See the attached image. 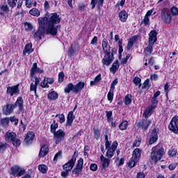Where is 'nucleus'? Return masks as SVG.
Returning a JSON list of instances; mask_svg holds the SVG:
<instances>
[{"mask_svg":"<svg viewBox=\"0 0 178 178\" xmlns=\"http://www.w3.org/2000/svg\"><path fill=\"white\" fill-rule=\"evenodd\" d=\"M156 35H158V32H156L155 30L152 31L149 33V37H154V38H156Z\"/></svg>","mask_w":178,"mask_h":178,"instance_id":"obj_57","label":"nucleus"},{"mask_svg":"<svg viewBox=\"0 0 178 178\" xmlns=\"http://www.w3.org/2000/svg\"><path fill=\"white\" fill-rule=\"evenodd\" d=\"M78 155L79 154L76 153V152H74L72 158L67 163L63 165L64 170L72 172V170L73 168H74V164L76 163V159H77Z\"/></svg>","mask_w":178,"mask_h":178,"instance_id":"obj_5","label":"nucleus"},{"mask_svg":"<svg viewBox=\"0 0 178 178\" xmlns=\"http://www.w3.org/2000/svg\"><path fill=\"white\" fill-rule=\"evenodd\" d=\"M155 109V106H149L146 111L143 113V116H145V119L149 116L152 113V111Z\"/></svg>","mask_w":178,"mask_h":178,"instance_id":"obj_29","label":"nucleus"},{"mask_svg":"<svg viewBox=\"0 0 178 178\" xmlns=\"http://www.w3.org/2000/svg\"><path fill=\"white\" fill-rule=\"evenodd\" d=\"M30 15H32V16H36V17H38L40 15H41V13L40 12V10L33 8L29 11Z\"/></svg>","mask_w":178,"mask_h":178,"instance_id":"obj_33","label":"nucleus"},{"mask_svg":"<svg viewBox=\"0 0 178 178\" xmlns=\"http://www.w3.org/2000/svg\"><path fill=\"white\" fill-rule=\"evenodd\" d=\"M101 134H99V129H95L94 130V137L96 140H99Z\"/></svg>","mask_w":178,"mask_h":178,"instance_id":"obj_50","label":"nucleus"},{"mask_svg":"<svg viewBox=\"0 0 178 178\" xmlns=\"http://www.w3.org/2000/svg\"><path fill=\"white\" fill-rule=\"evenodd\" d=\"M141 157V149L139 148H136L132 154V158L134 159L135 161H140V158Z\"/></svg>","mask_w":178,"mask_h":178,"instance_id":"obj_20","label":"nucleus"},{"mask_svg":"<svg viewBox=\"0 0 178 178\" xmlns=\"http://www.w3.org/2000/svg\"><path fill=\"white\" fill-rule=\"evenodd\" d=\"M59 122L60 123H65V115L61 114L59 115Z\"/></svg>","mask_w":178,"mask_h":178,"instance_id":"obj_64","label":"nucleus"},{"mask_svg":"<svg viewBox=\"0 0 178 178\" xmlns=\"http://www.w3.org/2000/svg\"><path fill=\"white\" fill-rule=\"evenodd\" d=\"M33 51H34L33 49V44H31V43L26 44L23 51V54L24 55H26V54H30Z\"/></svg>","mask_w":178,"mask_h":178,"instance_id":"obj_28","label":"nucleus"},{"mask_svg":"<svg viewBox=\"0 0 178 178\" xmlns=\"http://www.w3.org/2000/svg\"><path fill=\"white\" fill-rule=\"evenodd\" d=\"M144 88H149V79H146L143 83Z\"/></svg>","mask_w":178,"mask_h":178,"instance_id":"obj_56","label":"nucleus"},{"mask_svg":"<svg viewBox=\"0 0 178 178\" xmlns=\"http://www.w3.org/2000/svg\"><path fill=\"white\" fill-rule=\"evenodd\" d=\"M39 28L33 35L34 38H40L41 40L42 37H44L45 35V33H47V29L45 26V24H48L47 22V17L46 15L44 17H39L38 19Z\"/></svg>","mask_w":178,"mask_h":178,"instance_id":"obj_3","label":"nucleus"},{"mask_svg":"<svg viewBox=\"0 0 178 178\" xmlns=\"http://www.w3.org/2000/svg\"><path fill=\"white\" fill-rule=\"evenodd\" d=\"M9 120H10V122H14L15 126H17V124H18V123H19V119H17V118H15V116L10 117V119H9Z\"/></svg>","mask_w":178,"mask_h":178,"instance_id":"obj_53","label":"nucleus"},{"mask_svg":"<svg viewBox=\"0 0 178 178\" xmlns=\"http://www.w3.org/2000/svg\"><path fill=\"white\" fill-rule=\"evenodd\" d=\"M157 140H158V134L156 133V129H153L152 131V134L150 136L149 144L152 145V144L156 143Z\"/></svg>","mask_w":178,"mask_h":178,"instance_id":"obj_18","label":"nucleus"},{"mask_svg":"<svg viewBox=\"0 0 178 178\" xmlns=\"http://www.w3.org/2000/svg\"><path fill=\"white\" fill-rule=\"evenodd\" d=\"M69 172L70 171H67V170L63 171L61 172L62 177L63 178L67 177V176H69Z\"/></svg>","mask_w":178,"mask_h":178,"instance_id":"obj_61","label":"nucleus"},{"mask_svg":"<svg viewBox=\"0 0 178 178\" xmlns=\"http://www.w3.org/2000/svg\"><path fill=\"white\" fill-rule=\"evenodd\" d=\"M34 137H35V134H34V132H28L25 138V143H26V144H31V143H33V140H34Z\"/></svg>","mask_w":178,"mask_h":178,"instance_id":"obj_19","label":"nucleus"},{"mask_svg":"<svg viewBox=\"0 0 178 178\" xmlns=\"http://www.w3.org/2000/svg\"><path fill=\"white\" fill-rule=\"evenodd\" d=\"M66 134L63 130L59 129L54 133V140L56 141V144H58L60 141H62L65 138Z\"/></svg>","mask_w":178,"mask_h":178,"instance_id":"obj_11","label":"nucleus"},{"mask_svg":"<svg viewBox=\"0 0 178 178\" xmlns=\"http://www.w3.org/2000/svg\"><path fill=\"white\" fill-rule=\"evenodd\" d=\"M161 19L164 23H166V24H169L172 22V15H170V11L168 10V8H163L161 10Z\"/></svg>","mask_w":178,"mask_h":178,"instance_id":"obj_7","label":"nucleus"},{"mask_svg":"<svg viewBox=\"0 0 178 178\" xmlns=\"http://www.w3.org/2000/svg\"><path fill=\"white\" fill-rule=\"evenodd\" d=\"M23 98H22V97H19L15 102V104H14L15 108L16 106H19V110L20 111V112H22V111H23Z\"/></svg>","mask_w":178,"mask_h":178,"instance_id":"obj_26","label":"nucleus"},{"mask_svg":"<svg viewBox=\"0 0 178 178\" xmlns=\"http://www.w3.org/2000/svg\"><path fill=\"white\" fill-rule=\"evenodd\" d=\"M149 124H151V120L146 118L145 120H142L140 121V122L138 124V127L144 129V130H147Z\"/></svg>","mask_w":178,"mask_h":178,"instance_id":"obj_15","label":"nucleus"},{"mask_svg":"<svg viewBox=\"0 0 178 178\" xmlns=\"http://www.w3.org/2000/svg\"><path fill=\"white\" fill-rule=\"evenodd\" d=\"M49 8H51L49 6V2H48V1H45L44 3V8L45 10H48V9H49Z\"/></svg>","mask_w":178,"mask_h":178,"instance_id":"obj_62","label":"nucleus"},{"mask_svg":"<svg viewBox=\"0 0 178 178\" xmlns=\"http://www.w3.org/2000/svg\"><path fill=\"white\" fill-rule=\"evenodd\" d=\"M1 124L3 127H6L9 124V118H5L1 120Z\"/></svg>","mask_w":178,"mask_h":178,"instance_id":"obj_37","label":"nucleus"},{"mask_svg":"<svg viewBox=\"0 0 178 178\" xmlns=\"http://www.w3.org/2000/svg\"><path fill=\"white\" fill-rule=\"evenodd\" d=\"M171 13L172 16H177L178 15V8L177 7H172L171 8Z\"/></svg>","mask_w":178,"mask_h":178,"instance_id":"obj_51","label":"nucleus"},{"mask_svg":"<svg viewBox=\"0 0 178 178\" xmlns=\"http://www.w3.org/2000/svg\"><path fill=\"white\" fill-rule=\"evenodd\" d=\"M134 83L135 86H138L139 88L141 87V79L138 77H135L134 79Z\"/></svg>","mask_w":178,"mask_h":178,"instance_id":"obj_42","label":"nucleus"},{"mask_svg":"<svg viewBox=\"0 0 178 178\" xmlns=\"http://www.w3.org/2000/svg\"><path fill=\"white\" fill-rule=\"evenodd\" d=\"M90 170H92V172H95V170L98 169V165H97L95 163H92L90 166Z\"/></svg>","mask_w":178,"mask_h":178,"instance_id":"obj_55","label":"nucleus"},{"mask_svg":"<svg viewBox=\"0 0 178 178\" xmlns=\"http://www.w3.org/2000/svg\"><path fill=\"white\" fill-rule=\"evenodd\" d=\"M6 92L10 97L19 94V85L8 86Z\"/></svg>","mask_w":178,"mask_h":178,"instance_id":"obj_13","label":"nucleus"},{"mask_svg":"<svg viewBox=\"0 0 178 178\" xmlns=\"http://www.w3.org/2000/svg\"><path fill=\"white\" fill-rule=\"evenodd\" d=\"M3 149H6V143L0 142V151H3Z\"/></svg>","mask_w":178,"mask_h":178,"instance_id":"obj_60","label":"nucleus"},{"mask_svg":"<svg viewBox=\"0 0 178 178\" xmlns=\"http://www.w3.org/2000/svg\"><path fill=\"white\" fill-rule=\"evenodd\" d=\"M30 91H34L35 95H37V85L31 83Z\"/></svg>","mask_w":178,"mask_h":178,"instance_id":"obj_47","label":"nucleus"},{"mask_svg":"<svg viewBox=\"0 0 178 178\" xmlns=\"http://www.w3.org/2000/svg\"><path fill=\"white\" fill-rule=\"evenodd\" d=\"M138 161H136L134 159H131V160L129 161L128 163V166L129 168H134V166H136V163H137Z\"/></svg>","mask_w":178,"mask_h":178,"instance_id":"obj_44","label":"nucleus"},{"mask_svg":"<svg viewBox=\"0 0 178 178\" xmlns=\"http://www.w3.org/2000/svg\"><path fill=\"white\" fill-rule=\"evenodd\" d=\"M47 23V29L46 34H51V35L55 36L58 34V27H60V25L55 26V24H59L60 23V17L58 13H51L48 15V13L46 14Z\"/></svg>","mask_w":178,"mask_h":178,"instance_id":"obj_1","label":"nucleus"},{"mask_svg":"<svg viewBox=\"0 0 178 178\" xmlns=\"http://www.w3.org/2000/svg\"><path fill=\"white\" fill-rule=\"evenodd\" d=\"M138 38V37L137 35H134L131 38H130L127 47V51H130V49H131V47H133V45H134V42L137 41Z\"/></svg>","mask_w":178,"mask_h":178,"instance_id":"obj_21","label":"nucleus"},{"mask_svg":"<svg viewBox=\"0 0 178 178\" xmlns=\"http://www.w3.org/2000/svg\"><path fill=\"white\" fill-rule=\"evenodd\" d=\"M168 155L170 156H176L177 155V150L176 149H171L168 151Z\"/></svg>","mask_w":178,"mask_h":178,"instance_id":"obj_45","label":"nucleus"},{"mask_svg":"<svg viewBox=\"0 0 178 178\" xmlns=\"http://www.w3.org/2000/svg\"><path fill=\"white\" fill-rule=\"evenodd\" d=\"M15 109V104H6V106H3V112L4 115H10L12 112H13V110Z\"/></svg>","mask_w":178,"mask_h":178,"instance_id":"obj_14","label":"nucleus"},{"mask_svg":"<svg viewBox=\"0 0 178 178\" xmlns=\"http://www.w3.org/2000/svg\"><path fill=\"white\" fill-rule=\"evenodd\" d=\"M136 178H145V174L143 172H138Z\"/></svg>","mask_w":178,"mask_h":178,"instance_id":"obj_59","label":"nucleus"},{"mask_svg":"<svg viewBox=\"0 0 178 178\" xmlns=\"http://www.w3.org/2000/svg\"><path fill=\"white\" fill-rule=\"evenodd\" d=\"M128 16L129 15H127V13H126V11H121L119 13L120 20H121L123 23H124L126 20H127Z\"/></svg>","mask_w":178,"mask_h":178,"instance_id":"obj_31","label":"nucleus"},{"mask_svg":"<svg viewBox=\"0 0 178 178\" xmlns=\"http://www.w3.org/2000/svg\"><path fill=\"white\" fill-rule=\"evenodd\" d=\"M24 26H25V30L26 31H31V30H33V24H31V23L26 22L24 24Z\"/></svg>","mask_w":178,"mask_h":178,"instance_id":"obj_41","label":"nucleus"},{"mask_svg":"<svg viewBox=\"0 0 178 178\" xmlns=\"http://www.w3.org/2000/svg\"><path fill=\"white\" fill-rule=\"evenodd\" d=\"M108 100L110 101V102H112L113 101V92H108Z\"/></svg>","mask_w":178,"mask_h":178,"instance_id":"obj_54","label":"nucleus"},{"mask_svg":"<svg viewBox=\"0 0 178 178\" xmlns=\"http://www.w3.org/2000/svg\"><path fill=\"white\" fill-rule=\"evenodd\" d=\"M11 143L14 147H19V145L21 144L19 139L16 137L13 140Z\"/></svg>","mask_w":178,"mask_h":178,"instance_id":"obj_38","label":"nucleus"},{"mask_svg":"<svg viewBox=\"0 0 178 178\" xmlns=\"http://www.w3.org/2000/svg\"><path fill=\"white\" fill-rule=\"evenodd\" d=\"M41 70L40 68H38L37 67V63H34L33 65L32 68L31 69V76L33 77L35 73H41Z\"/></svg>","mask_w":178,"mask_h":178,"instance_id":"obj_27","label":"nucleus"},{"mask_svg":"<svg viewBox=\"0 0 178 178\" xmlns=\"http://www.w3.org/2000/svg\"><path fill=\"white\" fill-rule=\"evenodd\" d=\"M83 165H84V160L83 158H80L77 161L76 167L72 170L73 175L79 176L83 170Z\"/></svg>","mask_w":178,"mask_h":178,"instance_id":"obj_9","label":"nucleus"},{"mask_svg":"<svg viewBox=\"0 0 178 178\" xmlns=\"http://www.w3.org/2000/svg\"><path fill=\"white\" fill-rule=\"evenodd\" d=\"M0 10H1V12H0V16H3L4 13H8V12H9V7H8V5L1 6H0Z\"/></svg>","mask_w":178,"mask_h":178,"instance_id":"obj_35","label":"nucleus"},{"mask_svg":"<svg viewBox=\"0 0 178 178\" xmlns=\"http://www.w3.org/2000/svg\"><path fill=\"white\" fill-rule=\"evenodd\" d=\"M165 149L162 147L161 144L153 147L152 149V152L150 155V162L152 164H155L158 161H161L162 159V156H163Z\"/></svg>","mask_w":178,"mask_h":178,"instance_id":"obj_2","label":"nucleus"},{"mask_svg":"<svg viewBox=\"0 0 178 178\" xmlns=\"http://www.w3.org/2000/svg\"><path fill=\"white\" fill-rule=\"evenodd\" d=\"M125 105H130L131 104V95H127L124 99Z\"/></svg>","mask_w":178,"mask_h":178,"instance_id":"obj_39","label":"nucleus"},{"mask_svg":"<svg viewBox=\"0 0 178 178\" xmlns=\"http://www.w3.org/2000/svg\"><path fill=\"white\" fill-rule=\"evenodd\" d=\"M57 128H58V123H55V121H54V123L51 124V131L53 134L56 133Z\"/></svg>","mask_w":178,"mask_h":178,"instance_id":"obj_40","label":"nucleus"},{"mask_svg":"<svg viewBox=\"0 0 178 178\" xmlns=\"http://www.w3.org/2000/svg\"><path fill=\"white\" fill-rule=\"evenodd\" d=\"M85 83L84 82L80 81L76 85H73V83H68L67 86L65 88V92L69 94L70 91L74 92L75 94H78L80 92L83 88H84Z\"/></svg>","mask_w":178,"mask_h":178,"instance_id":"obj_4","label":"nucleus"},{"mask_svg":"<svg viewBox=\"0 0 178 178\" xmlns=\"http://www.w3.org/2000/svg\"><path fill=\"white\" fill-rule=\"evenodd\" d=\"M116 148H118V142L114 141L111 147L108 149L106 156H107V158H112V156L115 155V151H116Z\"/></svg>","mask_w":178,"mask_h":178,"instance_id":"obj_12","label":"nucleus"},{"mask_svg":"<svg viewBox=\"0 0 178 178\" xmlns=\"http://www.w3.org/2000/svg\"><path fill=\"white\" fill-rule=\"evenodd\" d=\"M63 80H65V73L60 72L58 74V81H59V83H63Z\"/></svg>","mask_w":178,"mask_h":178,"instance_id":"obj_49","label":"nucleus"},{"mask_svg":"<svg viewBox=\"0 0 178 178\" xmlns=\"http://www.w3.org/2000/svg\"><path fill=\"white\" fill-rule=\"evenodd\" d=\"M38 170L40 172H41V173L45 175V173H47L48 171V167L46 165L40 164L38 165Z\"/></svg>","mask_w":178,"mask_h":178,"instance_id":"obj_34","label":"nucleus"},{"mask_svg":"<svg viewBox=\"0 0 178 178\" xmlns=\"http://www.w3.org/2000/svg\"><path fill=\"white\" fill-rule=\"evenodd\" d=\"M119 60H115L113 63L111 67H110V72H112V73L115 74L116 73V71L119 70Z\"/></svg>","mask_w":178,"mask_h":178,"instance_id":"obj_30","label":"nucleus"},{"mask_svg":"<svg viewBox=\"0 0 178 178\" xmlns=\"http://www.w3.org/2000/svg\"><path fill=\"white\" fill-rule=\"evenodd\" d=\"M100 159L102 162V168H104V169L109 166V164L111 163V160L109 159H106L104 156V155H102L100 156Z\"/></svg>","mask_w":178,"mask_h":178,"instance_id":"obj_24","label":"nucleus"},{"mask_svg":"<svg viewBox=\"0 0 178 178\" xmlns=\"http://www.w3.org/2000/svg\"><path fill=\"white\" fill-rule=\"evenodd\" d=\"M146 52L147 54H152V44H149V46L146 48Z\"/></svg>","mask_w":178,"mask_h":178,"instance_id":"obj_58","label":"nucleus"},{"mask_svg":"<svg viewBox=\"0 0 178 178\" xmlns=\"http://www.w3.org/2000/svg\"><path fill=\"white\" fill-rule=\"evenodd\" d=\"M118 47H119V58L120 59L122 58V52H123V47H122V41L119 40L118 41Z\"/></svg>","mask_w":178,"mask_h":178,"instance_id":"obj_46","label":"nucleus"},{"mask_svg":"<svg viewBox=\"0 0 178 178\" xmlns=\"http://www.w3.org/2000/svg\"><path fill=\"white\" fill-rule=\"evenodd\" d=\"M115 60V56H113V54H111V51H106L104 53V56L102 60L103 65H105V66H109L112 62Z\"/></svg>","mask_w":178,"mask_h":178,"instance_id":"obj_8","label":"nucleus"},{"mask_svg":"<svg viewBox=\"0 0 178 178\" xmlns=\"http://www.w3.org/2000/svg\"><path fill=\"white\" fill-rule=\"evenodd\" d=\"M177 122H178V116H175L172 118L168 126V129H170L171 131L175 133V134H178Z\"/></svg>","mask_w":178,"mask_h":178,"instance_id":"obj_10","label":"nucleus"},{"mask_svg":"<svg viewBox=\"0 0 178 178\" xmlns=\"http://www.w3.org/2000/svg\"><path fill=\"white\" fill-rule=\"evenodd\" d=\"M16 2L17 0H8V3L11 8L16 7Z\"/></svg>","mask_w":178,"mask_h":178,"instance_id":"obj_48","label":"nucleus"},{"mask_svg":"<svg viewBox=\"0 0 178 178\" xmlns=\"http://www.w3.org/2000/svg\"><path fill=\"white\" fill-rule=\"evenodd\" d=\"M143 23L145 26L149 23V18L147 15H145L143 19Z\"/></svg>","mask_w":178,"mask_h":178,"instance_id":"obj_63","label":"nucleus"},{"mask_svg":"<svg viewBox=\"0 0 178 178\" xmlns=\"http://www.w3.org/2000/svg\"><path fill=\"white\" fill-rule=\"evenodd\" d=\"M24 173H26V170L19 165H13L11 167L10 175L14 177H20L23 176Z\"/></svg>","mask_w":178,"mask_h":178,"instance_id":"obj_6","label":"nucleus"},{"mask_svg":"<svg viewBox=\"0 0 178 178\" xmlns=\"http://www.w3.org/2000/svg\"><path fill=\"white\" fill-rule=\"evenodd\" d=\"M152 104L150 105V106H154V108H156V105H158V99L156 97L152 98Z\"/></svg>","mask_w":178,"mask_h":178,"instance_id":"obj_52","label":"nucleus"},{"mask_svg":"<svg viewBox=\"0 0 178 178\" xmlns=\"http://www.w3.org/2000/svg\"><path fill=\"white\" fill-rule=\"evenodd\" d=\"M129 126V122L127 121H123L120 124L119 128L120 130H126Z\"/></svg>","mask_w":178,"mask_h":178,"instance_id":"obj_36","label":"nucleus"},{"mask_svg":"<svg viewBox=\"0 0 178 178\" xmlns=\"http://www.w3.org/2000/svg\"><path fill=\"white\" fill-rule=\"evenodd\" d=\"M102 48L104 53L111 52V46L106 39H103L102 40Z\"/></svg>","mask_w":178,"mask_h":178,"instance_id":"obj_23","label":"nucleus"},{"mask_svg":"<svg viewBox=\"0 0 178 178\" xmlns=\"http://www.w3.org/2000/svg\"><path fill=\"white\" fill-rule=\"evenodd\" d=\"M49 151V149L48 148V145H44L43 146H42L39 153L40 158H44V156H45V155L48 154Z\"/></svg>","mask_w":178,"mask_h":178,"instance_id":"obj_22","label":"nucleus"},{"mask_svg":"<svg viewBox=\"0 0 178 178\" xmlns=\"http://www.w3.org/2000/svg\"><path fill=\"white\" fill-rule=\"evenodd\" d=\"M4 137L7 143H11L14 138H16V133L8 131L6 133Z\"/></svg>","mask_w":178,"mask_h":178,"instance_id":"obj_16","label":"nucleus"},{"mask_svg":"<svg viewBox=\"0 0 178 178\" xmlns=\"http://www.w3.org/2000/svg\"><path fill=\"white\" fill-rule=\"evenodd\" d=\"M48 84H54V78L44 79L40 86L43 88H49V86Z\"/></svg>","mask_w":178,"mask_h":178,"instance_id":"obj_17","label":"nucleus"},{"mask_svg":"<svg viewBox=\"0 0 178 178\" xmlns=\"http://www.w3.org/2000/svg\"><path fill=\"white\" fill-rule=\"evenodd\" d=\"M157 40H158L157 38L149 36V45H154V44H155V42H156Z\"/></svg>","mask_w":178,"mask_h":178,"instance_id":"obj_43","label":"nucleus"},{"mask_svg":"<svg viewBox=\"0 0 178 178\" xmlns=\"http://www.w3.org/2000/svg\"><path fill=\"white\" fill-rule=\"evenodd\" d=\"M58 95L56 92H51L48 94L47 98L48 99H50V101H55L58 99Z\"/></svg>","mask_w":178,"mask_h":178,"instance_id":"obj_32","label":"nucleus"},{"mask_svg":"<svg viewBox=\"0 0 178 178\" xmlns=\"http://www.w3.org/2000/svg\"><path fill=\"white\" fill-rule=\"evenodd\" d=\"M74 115H73V111H70L67 118V126H72L73 120H74Z\"/></svg>","mask_w":178,"mask_h":178,"instance_id":"obj_25","label":"nucleus"}]
</instances>
